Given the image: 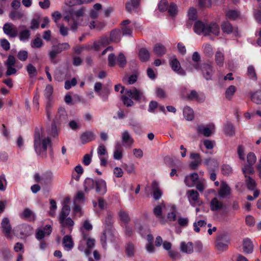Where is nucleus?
<instances>
[{
    "instance_id": "1",
    "label": "nucleus",
    "mask_w": 261,
    "mask_h": 261,
    "mask_svg": "<svg viewBox=\"0 0 261 261\" xmlns=\"http://www.w3.org/2000/svg\"><path fill=\"white\" fill-rule=\"evenodd\" d=\"M34 147L38 155L45 158L47 148L52 147L51 140L49 137L45 136L42 130L36 129L34 135Z\"/></svg>"
},
{
    "instance_id": "2",
    "label": "nucleus",
    "mask_w": 261,
    "mask_h": 261,
    "mask_svg": "<svg viewBox=\"0 0 261 261\" xmlns=\"http://www.w3.org/2000/svg\"><path fill=\"white\" fill-rule=\"evenodd\" d=\"M194 30L196 34L204 36H209L212 34L217 36L220 34L219 26L215 22L208 23L206 21H197L194 25Z\"/></svg>"
},
{
    "instance_id": "3",
    "label": "nucleus",
    "mask_w": 261,
    "mask_h": 261,
    "mask_svg": "<svg viewBox=\"0 0 261 261\" xmlns=\"http://www.w3.org/2000/svg\"><path fill=\"white\" fill-rule=\"evenodd\" d=\"M70 212V206L67 204H64L58 217V221L62 228L61 232L63 234L66 233L65 228H67L69 232H71L74 224V221L68 217Z\"/></svg>"
},
{
    "instance_id": "4",
    "label": "nucleus",
    "mask_w": 261,
    "mask_h": 261,
    "mask_svg": "<svg viewBox=\"0 0 261 261\" xmlns=\"http://www.w3.org/2000/svg\"><path fill=\"white\" fill-rule=\"evenodd\" d=\"M84 13V11L82 9L76 11L71 9L68 14L64 17V20L68 23L72 31H76L78 27L81 24Z\"/></svg>"
},
{
    "instance_id": "5",
    "label": "nucleus",
    "mask_w": 261,
    "mask_h": 261,
    "mask_svg": "<svg viewBox=\"0 0 261 261\" xmlns=\"http://www.w3.org/2000/svg\"><path fill=\"white\" fill-rule=\"evenodd\" d=\"M121 99L123 104L126 107H129L134 105V102L132 99L140 101L144 100L145 97L142 91L134 88L130 90H126L125 91L124 95H122Z\"/></svg>"
},
{
    "instance_id": "6",
    "label": "nucleus",
    "mask_w": 261,
    "mask_h": 261,
    "mask_svg": "<svg viewBox=\"0 0 261 261\" xmlns=\"http://www.w3.org/2000/svg\"><path fill=\"white\" fill-rule=\"evenodd\" d=\"M193 66L196 70L201 69L203 76L205 80H212V77L214 74V70L211 65L204 63L200 65L198 63H196L193 65Z\"/></svg>"
},
{
    "instance_id": "7",
    "label": "nucleus",
    "mask_w": 261,
    "mask_h": 261,
    "mask_svg": "<svg viewBox=\"0 0 261 261\" xmlns=\"http://www.w3.org/2000/svg\"><path fill=\"white\" fill-rule=\"evenodd\" d=\"M229 240L225 235L219 236L215 242L216 249L219 252L225 251L228 249Z\"/></svg>"
},
{
    "instance_id": "8",
    "label": "nucleus",
    "mask_w": 261,
    "mask_h": 261,
    "mask_svg": "<svg viewBox=\"0 0 261 261\" xmlns=\"http://www.w3.org/2000/svg\"><path fill=\"white\" fill-rule=\"evenodd\" d=\"M82 234L83 240L86 242L87 249L85 250V254L89 256L91 254V249L94 247L95 240L89 237V233L82 229Z\"/></svg>"
},
{
    "instance_id": "9",
    "label": "nucleus",
    "mask_w": 261,
    "mask_h": 261,
    "mask_svg": "<svg viewBox=\"0 0 261 261\" xmlns=\"http://www.w3.org/2000/svg\"><path fill=\"white\" fill-rule=\"evenodd\" d=\"M187 88L183 87L181 88L182 95L184 97H186L188 99L190 100H195L198 102H203L205 99V96L203 94H199L195 90H191L190 93L186 94L185 91Z\"/></svg>"
},
{
    "instance_id": "10",
    "label": "nucleus",
    "mask_w": 261,
    "mask_h": 261,
    "mask_svg": "<svg viewBox=\"0 0 261 261\" xmlns=\"http://www.w3.org/2000/svg\"><path fill=\"white\" fill-rule=\"evenodd\" d=\"M187 195L189 202L192 206H200L202 204V201L200 200L199 193L197 191L194 190H188Z\"/></svg>"
},
{
    "instance_id": "11",
    "label": "nucleus",
    "mask_w": 261,
    "mask_h": 261,
    "mask_svg": "<svg viewBox=\"0 0 261 261\" xmlns=\"http://www.w3.org/2000/svg\"><path fill=\"white\" fill-rule=\"evenodd\" d=\"M3 30L4 33L10 38H15L18 35V28L11 22L5 23Z\"/></svg>"
},
{
    "instance_id": "12",
    "label": "nucleus",
    "mask_w": 261,
    "mask_h": 261,
    "mask_svg": "<svg viewBox=\"0 0 261 261\" xmlns=\"http://www.w3.org/2000/svg\"><path fill=\"white\" fill-rule=\"evenodd\" d=\"M214 129V125L210 124L207 125H199L197 128V130L198 134L208 137L213 133Z\"/></svg>"
},
{
    "instance_id": "13",
    "label": "nucleus",
    "mask_w": 261,
    "mask_h": 261,
    "mask_svg": "<svg viewBox=\"0 0 261 261\" xmlns=\"http://www.w3.org/2000/svg\"><path fill=\"white\" fill-rule=\"evenodd\" d=\"M169 64L172 69L181 75L186 74L185 71L181 68L180 64L175 57H171L169 59Z\"/></svg>"
},
{
    "instance_id": "14",
    "label": "nucleus",
    "mask_w": 261,
    "mask_h": 261,
    "mask_svg": "<svg viewBox=\"0 0 261 261\" xmlns=\"http://www.w3.org/2000/svg\"><path fill=\"white\" fill-rule=\"evenodd\" d=\"M165 208V204L164 202H162L160 204L155 206L153 210V214L155 215L156 218L162 224L165 223L164 217L162 214V212Z\"/></svg>"
},
{
    "instance_id": "15",
    "label": "nucleus",
    "mask_w": 261,
    "mask_h": 261,
    "mask_svg": "<svg viewBox=\"0 0 261 261\" xmlns=\"http://www.w3.org/2000/svg\"><path fill=\"white\" fill-rule=\"evenodd\" d=\"M3 228V232L5 236L9 239H12L11 231L12 227L10 225V220L8 218H4L1 223Z\"/></svg>"
},
{
    "instance_id": "16",
    "label": "nucleus",
    "mask_w": 261,
    "mask_h": 261,
    "mask_svg": "<svg viewBox=\"0 0 261 261\" xmlns=\"http://www.w3.org/2000/svg\"><path fill=\"white\" fill-rule=\"evenodd\" d=\"M199 176L197 173L190 174L185 177V183L189 187H194L198 181Z\"/></svg>"
},
{
    "instance_id": "17",
    "label": "nucleus",
    "mask_w": 261,
    "mask_h": 261,
    "mask_svg": "<svg viewBox=\"0 0 261 261\" xmlns=\"http://www.w3.org/2000/svg\"><path fill=\"white\" fill-rule=\"evenodd\" d=\"M108 239L111 242L114 241V236L110 230H105L102 235L101 237L100 241L102 247L106 249V240Z\"/></svg>"
},
{
    "instance_id": "18",
    "label": "nucleus",
    "mask_w": 261,
    "mask_h": 261,
    "mask_svg": "<svg viewBox=\"0 0 261 261\" xmlns=\"http://www.w3.org/2000/svg\"><path fill=\"white\" fill-rule=\"evenodd\" d=\"M20 217L29 221H34L36 219L35 214L30 209L26 208L20 214Z\"/></svg>"
},
{
    "instance_id": "19",
    "label": "nucleus",
    "mask_w": 261,
    "mask_h": 261,
    "mask_svg": "<svg viewBox=\"0 0 261 261\" xmlns=\"http://www.w3.org/2000/svg\"><path fill=\"white\" fill-rule=\"evenodd\" d=\"M122 141L127 146L131 147L134 143L133 138L128 130H124L122 133Z\"/></svg>"
},
{
    "instance_id": "20",
    "label": "nucleus",
    "mask_w": 261,
    "mask_h": 261,
    "mask_svg": "<svg viewBox=\"0 0 261 261\" xmlns=\"http://www.w3.org/2000/svg\"><path fill=\"white\" fill-rule=\"evenodd\" d=\"M230 194V188L228 185L225 182H222L220 189L218 191V194L220 197L225 198L226 196L229 195Z\"/></svg>"
},
{
    "instance_id": "21",
    "label": "nucleus",
    "mask_w": 261,
    "mask_h": 261,
    "mask_svg": "<svg viewBox=\"0 0 261 261\" xmlns=\"http://www.w3.org/2000/svg\"><path fill=\"white\" fill-rule=\"evenodd\" d=\"M204 164L206 166L207 169L211 171H214L218 169L219 163L218 161L214 159H206L204 162Z\"/></svg>"
},
{
    "instance_id": "22",
    "label": "nucleus",
    "mask_w": 261,
    "mask_h": 261,
    "mask_svg": "<svg viewBox=\"0 0 261 261\" xmlns=\"http://www.w3.org/2000/svg\"><path fill=\"white\" fill-rule=\"evenodd\" d=\"M80 139L82 143L84 144L94 140L95 135L92 131L85 132L81 135Z\"/></svg>"
},
{
    "instance_id": "23",
    "label": "nucleus",
    "mask_w": 261,
    "mask_h": 261,
    "mask_svg": "<svg viewBox=\"0 0 261 261\" xmlns=\"http://www.w3.org/2000/svg\"><path fill=\"white\" fill-rule=\"evenodd\" d=\"M210 206L211 211H219L223 208V203L217 198H214L211 200Z\"/></svg>"
},
{
    "instance_id": "24",
    "label": "nucleus",
    "mask_w": 261,
    "mask_h": 261,
    "mask_svg": "<svg viewBox=\"0 0 261 261\" xmlns=\"http://www.w3.org/2000/svg\"><path fill=\"white\" fill-rule=\"evenodd\" d=\"M96 190L97 192L104 194L107 192V185L106 181L101 179L96 180Z\"/></svg>"
},
{
    "instance_id": "25",
    "label": "nucleus",
    "mask_w": 261,
    "mask_h": 261,
    "mask_svg": "<svg viewBox=\"0 0 261 261\" xmlns=\"http://www.w3.org/2000/svg\"><path fill=\"white\" fill-rule=\"evenodd\" d=\"M153 53L158 57H162L167 52L166 48L161 43H156L153 48Z\"/></svg>"
},
{
    "instance_id": "26",
    "label": "nucleus",
    "mask_w": 261,
    "mask_h": 261,
    "mask_svg": "<svg viewBox=\"0 0 261 261\" xmlns=\"http://www.w3.org/2000/svg\"><path fill=\"white\" fill-rule=\"evenodd\" d=\"M180 249L182 252L191 254L193 252V246L191 242H181Z\"/></svg>"
},
{
    "instance_id": "27",
    "label": "nucleus",
    "mask_w": 261,
    "mask_h": 261,
    "mask_svg": "<svg viewBox=\"0 0 261 261\" xmlns=\"http://www.w3.org/2000/svg\"><path fill=\"white\" fill-rule=\"evenodd\" d=\"M63 244L65 249L70 250L73 247V241L70 236H65L63 239Z\"/></svg>"
},
{
    "instance_id": "28",
    "label": "nucleus",
    "mask_w": 261,
    "mask_h": 261,
    "mask_svg": "<svg viewBox=\"0 0 261 261\" xmlns=\"http://www.w3.org/2000/svg\"><path fill=\"white\" fill-rule=\"evenodd\" d=\"M153 197L155 200L159 199L162 196L163 193L159 187L156 181H154L152 183Z\"/></svg>"
},
{
    "instance_id": "29",
    "label": "nucleus",
    "mask_w": 261,
    "mask_h": 261,
    "mask_svg": "<svg viewBox=\"0 0 261 261\" xmlns=\"http://www.w3.org/2000/svg\"><path fill=\"white\" fill-rule=\"evenodd\" d=\"M54 175L52 172H47L42 176V185H51L53 181Z\"/></svg>"
},
{
    "instance_id": "30",
    "label": "nucleus",
    "mask_w": 261,
    "mask_h": 261,
    "mask_svg": "<svg viewBox=\"0 0 261 261\" xmlns=\"http://www.w3.org/2000/svg\"><path fill=\"white\" fill-rule=\"evenodd\" d=\"M243 250L247 253H250L252 252L253 249V245L251 241L248 239L246 238L243 241Z\"/></svg>"
},
{
    "instance_id": "31",
    "label": "nucleus",
    "mask_w": 261,
    "mask_h": 261,
    "mask_svg": "<svg viewBox=\"0 0 261 261\" xmlns=\"http://www.w3.org/2000/svg\"><path fill=\"white\" fill-rule=\"evenodd\" d=\"M19 39L21 41L25 42L29 40L31 36V32L28 29L21 30L18 33Z\"/></svg>"
},
{
    "instance_id": "32",
    "label": "nucleus",
    "mask_w": 261,
    "mask_h": 261,
    "mask_svg": "<svg viewBox=\"0 0 261 261\" xmlns=\"http://www.w3.org/2000/svg\"><path fill=\"white\" fill-rule=\"evenodd\" d=\"M122 147L119 143H117L115 146L114 151V158L116 160H120L122 158Z\"/></svg>"
},
{
    "instance_id": "33",
    "label": "nucleus",
    "mask_w": 261,
    "mask_h": 261,
    "mask_svg": "<svg viewBox=\"0 0 261 261\" xmlns=\"http://www.w3.org/2000/svg\"><path fill=\"white\" fill-rule=\"evenodd\" d=\"M251 101L257 104L261 105V90H257L250 95Z\"/></svg>"
},
{
    "instance_id": "34",
    "label": "nucleus",
    "mask_w": 261,
    "mask_h": 261,
    "mask_svg": "<svg viewBox=\"0 0 261 261\" xmlns=\"http://www.w3.org/2000/svg\"><path fill=\"white\" fill-rule=\"evenodd\" d=\"M119 216L120 220L124 223L125 225H127L130 221V218L128 213L123 210L120 211Z\"/></svg>"
},
{
    "instance_id": "35",
    "label": "nucleus",
    "mask_w": 261,
    "mask_h": 261,
    "mask_svg": "<svg viewBox=\"0 0 261 261\" xmlns=\"http://www.w3.org/2000/svg\"><path fill=\"white\" fill-rule=\"evenodd\" d=\"M183 115L187 120H192L194 118V112L189 107H186L183 110Z\"/></svg>"
},
{
    "instance_id": "36",
    "label": "nucleus",
    "mask_w": 261,
    "mask_h": 261,
    "mask_svg": "<svg viewBox=\"0 0 261 261\" xmlns=\"http://www.w3.org/2000/svg\"><path fill=\"white\" fill-rule=\"evenodd\" d=\"M139 57L142 61H146L149 59L150 53L146 49L142 48L139 50Z\"/></svg>"
},
{
    "instance_id": "37",
    "label": "nucleus",
    "mask_w": 261,
    "mask_h": 261,
    "mask_svg": "<svg viewBox=\"0 0 261 261\" xmlns=\"http://www.w3.org/2000/svg\"><path fill=\"white\" fill-rule=\"evenodd\" d=\"M96 181L90 178H87L84 181L85 191H89L93 189L95 186Z\"/></svg>"
},
{
    "instance_id": "38",
    "label": "nucleus",
    "mask_w": 261,
    "mask_h": 261,
    "mask_svg": "<svg viewBox=\"0 0 261 261\" xmlns=\"http://www.w3.org/2000/svg\"><path fill=\"white\" fill-rule=\"evenodd\" d=\"M121 31L120 30H114L110 34V39L112 41L118 42L120 40Z\"/></svg>"
},
{
    "instance_id": "39",
    "label": "nucleus",
    "mask_w": 261,
    "mask_h": 261,
    "mask_svg": "<svg viewBox=\"0 0 261 261\" xmlns=\"http://www.w3.org/2000/svg\"><path fill=\"white\" fill-rule=\"evenodd\" d=\"M237 91V88L233 86H229L226 90L225 97L228 100H231Z\"/></svg>"
},
{
    "instance_id": "40",
    "label": "nucleus",
    "mask_w": 261,
    "mask_h": 261,
    "mask_svg": "<svg viewBox=\"0 0 261 261\" xmlns=\"http://www.w3.org/2000/svg\"><path fill=\"white\" fill-rule=\"evenodd\" d=\"M221 28L224 33L228 34L231 33L233 31L232 25L228 21H224L221 24Z\"/></svg>"
},
{
    "instance_id": "41",
    "label": "nucleus",
    "mask_w": 261,
    "mask_h": 261,
    "mask_svg": "<svg viewBox=\"0 0 261 261\" xmlns=\"http://www.w3.org/2000/svg\"><path fill=\"white\" fill-rule=\"evenodd\" d=\"M111 90L108 87H103L98 95L101 98L103 101H107L108 99L109 95L110 93Z\"/></svg>"
},
{
    "instance_id": "42",
    "label": "nucleus",
    "mask_w": 261,
    "mask_h": 261,
    "mask_svg": "<svg viewBox=\"0 0 261 261\" xmlns=\"http://www.w3.org/2000/svg\"><path fill=\"white\" fill-rule=\"evenodd\" d=\"M224 60V57L223 54L219 51H217L215 55L216 64L219 66H222L223 65Z\"/></svg>"
},
{
    "instance_id": "43",
    "label": "nucleus",
    "mask_w": 261,
    "mask_h": 261,
    "mask_svg": "<svg viewBox=\"0 0 261 261\" xmlns=\"http://www.w3.org/2000/svg\"><path fill=\"white\" fill-rule=\"evenodd\" d=\"M247 76L252 80H257V75L254 67L252 65L248 66L247 68Z\"/></svg>"
},
{
    "instance_id": "44",
    "label": "nucleus",
    "mask_w": 261,
    "mask_h": 261,
    "mask_svg": "<svg viewBox=\"0 0 261 261\" xmlns=\"http://www.w3.org/2000/svg\"><path fill=\"white\" fill-rule=\"evenodd\" d=\"M245 182L247 188L250 190H253L256 187L255 181L250 176L245 177Z\"/></svg>"
},
{
    "instance_id": "45",
    "label": "nucleus",
    "mask_w": 261,
    "mask_h": 261,
    "mask_svg": "<svg viewBox=\"0 0 261 261\" xmlns=\"http://www.w3.org/2000/svg\"><path fill=\"white\" fill-rule=\"evenodd\" d=\"M8 182L4 174L0 175V191H5L7 187Z\"/></svg>"
},
{
    "instance_id": "46",
    "label": "nucleus",
    "mask_w": 261,
    "mask_h": 261,
    "mask_svg": "<svg viewBox=\"0 0 261 261\" xmlns=\"http://www.w3.org/2000/svg\"><path fill=\"white\" fill-rule=\"evenodd\" d=\"M26 68L30 77H34L37 75V72L36 68L32 64H29L27 65Z\"/></svg>"
},
{
    "instance_id": "47",
    "label": "nucleus",
    "mask_w": 261,
    "mask_h": 261,
    "mask_svg": "<svg viewBox=\"0 0 261 261\" xmlns=\"http://www.w3.org/2000/svg\"><path fill=\"white\" fill-rule=\"evenodd\" d=\"M43 46V41L40 37H36L32 41L31 46L32 48H41Z\"/></svg>"
},
{
    "instance_id": "48",
    "label": "nucleus",
    "mask_w": 261,
    "mask_h": 261,
    "mask_svg": "<svg viewBox=\"0 0 261 261\" xmlns=\"http://www.w3.org/2000/svg\"><path fill=\"white\" fill-rule=\"evenodd\" d=\"M242 171L245 177L249 176L247 175L248 174H253L254 173L252 165H250V164L246 165L242 169Z\"/></svg>"
},
{
    "instance_id": "49",
    "label": "nucleus",
    "mask_w": 261,
    "mask_h": 261,
    "mask_svg": "<svg viewBox=\"0 0 261 261\" xmlns=\"http://www.w3.org/2000/svg\"><path fill=\"white\" fill-rule=\"evenodd\" d=\"M23 16V13L19 11H12L9 14V17L11 19L14 20L16 19H19Z\"/></svg>"
},
{
    "instance_id": "50",
    "label": "nucleus",
    "mask_w": 261,
    "mask_h": 261,
    "mask_svg": "<svg viewBox=\"0 0 261 261\" xmlns=\"http://www.w3.org/2000/svg\"><path fill=\"white\" fill-rule=\"evenodd\" d=\"M49 202L50 204V207L48 213L50 216L54 217L55 215L56 211L57 208V204L55 200H54V199H50L49 200Z\"/></svg>"
},
{
    "instance_id": "51",
    "label": "nucleus",
    "mask_w": 261,
    "mask_h": 261,
    "mask_svg": "<svg viewBox=\"0 0 261 261\" xmlns=\"http://www.w3.org/2000/svg\"><path fill=\"white\" fill-rule=\"evenodd\" d=\"M117 63L120 67H123L126 63L125 56L122 53H120L117 58Z\"/></svg>"
},
{
    "instance_id": "52",
    "label": "nucleus",
    "mask_w": 261,
    "mask_h": 261,
    "mask_svg": "<svg viewBox=\"0 0 261 261\" xmlns=\"http://www.w3.org/2000/svg\"><path fill=\"white\" fill-rule=\"evenodd\" d=\"M239 16V13L235 10H229L226 12V16L227 18L234 20Z\"/></svg>"
},
{
    "instance_id": "53",
    "label": "nucleus",
    "mask_w": 261,
    "mask_h": 261,
    "mask_svg": "<svg viewBox=\"0 0 261 261\" xmlns=\"http://www.w3.org/2000/svg\"><path fill=\"white\" fill-rule=\"evenodd\" d=\"M16 63L15 58L12 55H9L7 61L5 62L6 66H14Z\"/></svg>"
},
{
    "instance_id": "54",
    "label": "nucleus",
    "mask_w": 261,
    "mask_h": 261,
    "mask_svg": "<svg viewBox=\"0 0 261 261\" xmlns=\"http://www.w3.org/2000/svg\"><path fill=\"white\" fill-rule=\"evenodd\" d=\"M53 93V87L50 85L46 86L44 90V96L48 100L50 99Z\"/></svg>"
},
{
    "instance_id": "55",
    "label": "nucleus",
    "mask_w": 261,
    "mask_h": 261,
    "mask_svg": "<svg viewBox=\"0 0 261 261\" xmlns=\"http://www.w3.org/2000/svg\"><path fill=\"white\" fill-rule=\"evenodd\" d=\"M57 48L59 53H61L63 50H68L70 48V46L67 43H59L57 45H55Z\"/></svg>"
},
{
    "instance_id": "56",
    "label": "nucleus",
    "mask_w": 261,
    "mask_h": 261,
    "mask_svg": "<svg viewBox=\"0 0 261 261\" xmlns=\"http://www.w3.org/2000/svg\"><path fill=\"white\" fill-rule=\"evenodd\" d=\"M206 224V222L204 220H199L197 222H195L193 224L194 227V230L199 232L200 231V227L205 226Z\"/></svg>"
},
{
    "instance_id": "57",
    "label": "nucleus",
    "mask_w": 261,
    "mask_h": 261,
    "mask_svg": "<svg viewBox=\"0 0 261 261\" xmlns=\"http://www.w3.org/2000/svg\"><path fill=\"white\" fill-rule=\"evenodd\" d=\"M196 10L194 8H190L188 13V16L190 20H194L196 19Z\"/></svg>"
},
{
    "instance_id": "58",
    "label": "nucleus",
    "mask_w": 261,
    "mask_h": 261,
    "mask_svg": "<svg viewBox=\"0 0 261 261\" xmlns=\"http://www.w3.org/2000/svg\"><path fill=\"white\" fill-rule=\"evenodd\" d=\"M137 80V76L136 75H132L128 78H123V82L125 84H133L135 83Z\"/></svg>"
},
{
    "instance_id": "59",
    "label": "nucleus",
    "mask_w": 261,
    "mask_h": 261,
    "mask_svg": "<svg viewBox=\"0 0 261 261\" xmlns=\"http://www.w3.org/2000/svg\"><path fill=\"white\" fill-rule=\"evenodd\" d=\"M225 131L227 135L232 136L234 134V130L232 124L230 123H227L225 125Z\"/></svg>"
},
{
    "instance_id": "60",
    "label": "nucleus",
    "mask_w": 261,
    "mask_h": 261,
    "mask_svg": "<svg viewBox=\"0 0 261 261\" xmlns=\"http://www.w3.org/2000/svg\"><path fill=\"white\" fill-rule=\"evenodd\" d=\"M232 172L231 167L228 165H224L222 167V173L224 175H229Z\"/></svg>"
},
{
    "instance_id": "61",
    "label": "nucleus",
    "mask_w": 261,
    "mask_h": 261,
    "mask_svg": "<svg viewBox=\"0 0 261 261\" xmlns=\"http://www.w3.org/2000/svg\"><path fill=\"white\" fill-rule=\"evenodd\" d=\"M247 162L248 164L253 165L256 161V158L254 153L250 152L248 154L247 156Z\"/></svg>"
},
{
    "instance_id": "62",
    "label": "nucleus",
    "mask_w": 261,
    "mask_h": 261,
    "mask_svg": "<svg viewBox=\"0 0 261 261\" xmlns=\"http://www.w3.org/2000/svg\"><path fill=\"white\" fill-rule=\"evenodd\" d=\"M77 81L75 78H73L71 81L67 80L65 82V88L67 90L70 89L72 86L76 85Z\"/></svg>"
},
{
    "instance_id": "63",
    "label": "nucleus",
    "mask_w": 261,
    "mask_h": 261,
    "mask_svg": "<svg viewBox=\"0 0 261 261\" xmlns=\"http://www.w3.org/2000/svg\"><path fill=\"white\" fill-rule=\"evenodd\" d=\"M0 44L2 48L6 51H7L10 48V44L6 39H1L0 40Z\"/></svg>"
},
{
    "instance_id": "64",
    "label": "nucleus",
    "mask_w": 261,
    "mask_h": 261,
    "mask_svg": "<svg viewBox=\"0 0 261 261\" xmlns=\"http://www.w3.org/2000/svg\"><path fill=\"white\" fill-rule=\"evenodd\" d=\"M46 234L45 233L43 228H38L36 230V238L38 240H42Z\"/></svg>"
}]
</instances>
